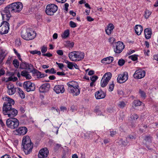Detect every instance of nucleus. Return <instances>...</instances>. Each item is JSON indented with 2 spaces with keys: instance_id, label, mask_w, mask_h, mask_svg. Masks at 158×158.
Wrapping results in <instances>:
<instances>
[{
  "instance_id": "nucleus-1",
  "label": "nucleus",
  "mask_w": 158,
  "mask_h": 158,
  "mask_svg": "<svg viewBox=\"0 0 158 158\" xmlns=\"http://www.w3.org/2000/svg\"><path fill=\"white\" fill-rule=\"evenodd\" d=\"M3 99L6 101L3 105V112L5 115H7L10 118H14L18 114V111L12 107V105L15 103L14 100L6 96L3 98Z\"/></svg>"
},
{
  "instance_id": "nucleus-2",
  "label": "nucleus",
  "mask_w": 158,
  "mask_h": 158,
  "mask_svg": "<svg viewBox=\"0 0 158 158\" xmlns=\"http://www.w3.org/2000/svg\"><path fill=\"white\" fill-rule=\"evenodd\" d=\"M23 5L20 2L13 3L5 7L4 10V12L5 13L3 15H2V17H4V15L7 17V20H9L11 17V13H19L22 9Z\"/></svg>"
},
{
  "instance_id": "nucleus-3",
  "label": "nucleus",
  "mask_w": 158,
  "mask_h": 158,
  "mask_svg": "<svg viewBox=\"0 0 158 158\" xmlns=\"http://www.w3.org/2000/svg\"><path fill=\"white\" fill-rule=\"evenodd\" d=\"M21 147L26 155L29 154L32 152L33 147V144L31 142L29 136L26 135L23 137Z\"/></svg>"
},
{
  "instance_id": "nucleus-4",
  "label": "nucleus",
  "mask_w": 158,
  "mask_h": 158,
  "mask_svg": "<svg viewBox=\"0 0 158 158\" xmlns=\"http://www.w3.org/2000/svg\"><path fill=\"white\" fill-rule=\"evenodd\" d=\"M69 57L72 61H78L84 58L85 54L80 51H74L69 53Z\"/></svg>"
},
{
  "instance_id": "nucleus-5",
  "label": "nucleus",
  "mask_w": 158,
  "mask_h": 158,
  "mask_svg": "<svg viewBox=\"0 0 158 158\" xmlns=\"http://www.w3.org/2000/svg\"><path fill=\"white\" fill-rule=\"evenodd\" d=\"M7 126L12 129H14L17 128L19 125V122L18 120L15 118H8L6 122Z\"/></svg>"
},
{
  "instance_id": "nucleus-6",
  "label": "nucleus",
  "mask_w": 158,
  "mask_h": 158,
  "mask_svg": "<svg viewBox=\"0 0 158 158\" xmlns=\"http://www.w3.org/2000/svg\"><path fill=\"white\" fill-rule=\"evenodd\" d=\"M57 6L54 4H49L47 5L45 10V12L47 15H52L57 10Z\"/></svg>"
},
{
  "instance_id": "nucleus-7",
  "label": "nucleus",
  "mask_w": 158,
  "mask_h": 158,
  "mask_svg": "<svg viewBox=\"0 0 158 158\" xmlns=\"http://www.w3.org/2000/svg\"><path fill=\"white\" fill-rule=\"evenodd\" d=\"M9 29V24L6 21H4L0 26V34L2 35L6 34Z\"/></svg>"
},
{
  "instance_id": "nucleus-8",
  "label": "nucleus",
  "mask_w": 158,
  "mask_h": 158,
  "mask_svg": "<svg viewBox=\"0 0 158 158\" xmlns=\"http://www.w3.org/2000/svg\"><path fill=\"white\" fill-rule=\"evenodd\" d=\"M125 45L123 42L120 41L117 42L114 45H113L114 52L116 53H120L123 50Z\"/></svg>"
},
{
  "instance_id": "nucleus-9",
  "label": "nucleus",
  "mask_w": 158,
  "mask_h": 158,
  "mask_svg": "<svg viewBox=\"0 0 158 158\" xmlns=\"http://www.w3.org/2000/svg\"><path fill=\"white\" fill-rule=\"evenodd\" d=\"M128 74L127 72H124L118 75L117 81L119 83H123L125 82L128 79Z\"/></svg>"
},
{
  "instance_id": "nucleus-10",
  "label": "nucleus",
  "mask_w": 158,
  "mask_h": 158,
  "mask_svg": "<svg viewBox=\"0 0 158 158\" xmlns=\"http://www.w3.org/2000/svg\"><path fill=\"white\" fill-rule=\"evenodd\" d=\"M23 87L28 92L34 91L35 89V84L30 81H26L23 83Z\"/></svg>"
},
{
  "instance_id": "nucleus-11",
  "label": "nucleus",
  "mask_w": 158,
  "mask_h": 158,
  "mask_svg": "<svg viewBox=\"0 0 158 158\" xmlns=\"http://www.w3.org/2000/svg\"><path fill=\"white\" fill-rule=\"evenodd\" d=\"M48 150L47 148H42L39 152L38 154V158H46L48 156Z\"/></svg>"
},
{
  "instance_id": "nucleus-12",
  "label": "nucleus",
  "mask_w": 158,
  "mask_h": 158,
  "mask_svg": "<svg viewBox=\"0 0 158 158\" xmlns=\"http://www.w3.org/2000/svg\"><path fill=\"white\" fill-rule=\"evenodd\" d=\"M145 72L143 70H136L133 75L134 77L136 79H141L145 76Z\"/></svg>"
},
{
  "instance_id": "nucleus-13",
  "label": "nucleus",
  "mask_w": 158,
  "mask_h": 158,
  "mask_svg": "<svg viewBox=\"0 0 158 158\" xmlns=\"http://www.w3.org/2000/svg\"><path fill=\"white\" fill-rule=\"evenodd\" d=\"M15 131L16 135H23L27 133V129L25 127H21L16 129Z\"/></svg>"
},
{
  "instance_id": "nucleus-14",
  "label": "nucleus",
  "mask_w": 158,
  "mask_h": 158,
  "mask_svg": "<svg viewBox=\"0 0 158 158\" xmlns=\"http://www.w3.org/2000/svg\"><path fill=\"white\" fill-rule=\"evenodd\" d=\"M53 89L56 94L63 93L65 91L63 85H56L54 87Z\"/></svg>"
},
{
  "instance_id": "nucleus-15",
  "label": "nucleus",
  "mask_w": 158,
  "mask_h": 158,
  "mask_svg": "<svg viewBox=\"0 0 158 158\" xmlns=\"http://www.w3.org/2000/svg\"><path fill=\"white\" fill-rule=\"evenodd\" d=\"M67 85L68 86V90H70L71 91H73V90L72 89L73 88H74L75 87V88H76V87H78V86H79L78 83L74 81L69 82L67 83ZM75 90H77V91H78L77 88H76Z\"/></svg>"
},
{
  "instance_id": "nucleus-16",
  "label": "nucleus",
  "mask_w": 158,
  "mask_h": 158,
  "mask_svg": "<svg viewBox=\"0 0 158 158\" xmlns=\"http://www.w3.org/2000/svg\"><path fill=\"white\" fill-rule=\"evenodd\" d=\"M50 88V85L49 84H44L40 87L39 90L40 92L45 93L49 91Z\"/></svg>"
},
{
  "instance_id": "nucleus-17",
  "label": "nucleus",
  "mask_w": 158,
  "mask_h": 158,
  "mask_svg": "<svg viewBox=\"0 0 158 158\" xmlns=\"http://www.w3.org/2000/svg\"><path fill=\"white\" fill-rule=\"evenodd\" d=\"M106 95L105 93L101 90L97 91L95 94V96L97 99L103 98Z\"/></svg>"
},
{
  "instance_id": "nucleus-18",
  "label": "nucleus",
  "mask_w": 158,
  "mask_h": 158,
  "mask_svg": "<svg viewBox=\"0 0 158 158\" xmlns=\"http://www.w3.org/2000/svg\"><path fill=\"white\" fill-rule=\"evenodd\" d=\"M114 28V26L113 24L109 23L105 30L106 34L108 35H110L112 32Z\"/></svg>"
},
{
  "instance_id": "nucleus-19",
  "label": "nucleus",
  "mask_w": 158,
  "mask_h": 158,
  "mask_svg": "<svg viewBox=\"0 0 158 158\" xmlns=\"http://www.w3.org/2000/svg\"><path fill=\"white\" fill-rule=\"evenodd\" d=\"M28 29L29 40H32L35 38L36 37V33L31 28H28Z\"/></svg>"
},
{
  "instance_id": "nucleus-20",
  "label": "nucleus",
  "mask_w": 158,
  "mask_h": 158,
  "mask_svg": "<svg viewBox=\"0 0 158 158\" xmlns=\"http://www.w3.org/2000/svg\"><path fill=\"white\" fill-rule=\"evenodd\" d=\"M28 28L26 30H23L21 32V36L24 40H29L28 36Z\"/></svg>"
},
{
  "instance_id": "nucleus-21",
  "label": "nucleus",
  "mask_w": 158,
  "mask_h": 158,
  "mask_svg": "<svg viewBox=\"0 0 158 158\" xmlns=\"http://www.w3.org/2000/svg\"><path fill=\"white\" fill-rule=\"evenodd\" d=\"M143 30L142 27L139 25H137L135 27V31L136 33L138 35L141 34Z\"/></svg>"
},
{
  "instance_id": "nucleus-22",
  "label": "nucleus",
  "mask_w": 158,
  "mask_h": 158,
  "mask_svg": "<svg viewBox=\"0 0 158 158\" xmlns=\"http://www.w3.org/2000/svg\"><path fill=\"white\" fill-rule=\"evenodd\" d=\"M114 60V58L112 57L109 56L106 58H103L101 60V62L103 63L110 64Z\"/></svg>"
},
{
  "instance_id": "nucleus-23",
  "label": "nucleus",
  "mask_w": 158,
  "mask_h": 158,
  "mask_svg": "<svg viewBox=\"0 0 158 158\" xmlns=\"http://www.w3.org/2000/svg\"><path fill=\"white\" fill-rule=\"evenodd\" d=\"M79 87L78 86V87H76V88L78 89L77 91L75 90V89H76V88L75 87L74 88H73L72 89L73 90V91H71L70 90H68L69 92L70 93H71L73 94V96H77L78 95L80 94V90L79 89Z\"/></svg>"
},
{
  "instance_id": "nucleus-24",
  "label": "nucleus",
  "mask_w": 158,
  "mask_h": 158,
  "mask_svg": "<svg viewBox=\"0 0 158 158\" xmlns=\"http://www.w3.org/2000/svg\"><path fill=\"white\" fill-rule=\"evenodd\" d=\"M144 33L145 37L147 39H149L151 37V31L149 28H146L144 30Z\"/></svg>"
},
{
  "instance_id": "nucleus-25",
  "label": "nucleus",
  "mask_w": 158,
  "mask_h": 158,
  "mask_svg": "<svg viewBox=\"0 0 158 158\" xmlns=\"http://www.w3.org/2000/svg\"><path fill=\"white\" fill-rule=\"evenodd\" d=\"M103 77L106 80L109 81L112 77V74L110 72H107L104 75Z\"/></svg>"
},
{
  "instance_id": "nucleus-26",
  "label": "nucleus",
  "mask_w": 158,
  "mask_h": 158,
  "mask_svg": "<svg viewBox=\"0 0 158 158\" xmlns=\"http://www.w3.org/2000/svg\"><path fill=\"white\" fill-rule=\"evenodd\" d=\"M18 92L19 96L22 98H24L25 97V94L23 91L20 88H18Z\"/></svg>"
},
{
  "instance_id": "nucleus-27",
  "label": "nucleus",
  "mask_w": 158,
  "mask_h": 158,
  "mask_svg": "<svg viewBox=\"0 0 158 158\" xmlns=\"http://www.w3.org/2000/svg\"><path fill=\"white\" fill-rule=\"evenodd\" d=\"M69 34V30H66L64 31L62 34L61 35V36L63 39H65L68 37Z\"/></svg>"
},
{
  "instance_id": "nucleus-28",
  "label": "nucleus",
  "mask_w": 158,
  "mask_h": 158,
  "mask_svg": "<svg viewBox=\"0 0 158 158\" xmlns=\"http://www.w3.org/2000/svg\"><path fill=\"white\" fill-rule=\"evenodd\" d=\"M152 13V11H149V10L146 9L144 12V16L146 19H148Z\"/></svg>"
},
{
  "instance_id": "nucleus-29",
  "label": "nucleus",
  "mask_w": 158,
  "mask_h": 158,
  "mask_svg": "<svg viewBox=\"0 0 158 158\" xmlns=\"http://www.w3.org/2000/svg\"><path fill=\"white\" fill-rule=\"evenodd\" d=\"M138 55H134L130 56L128 57L129 59H131L133 61L137 60Z\"/></svg>"
},
{
  "instance_id": "nucleus-30",
  "label": "nucleus",
  "mask_w": 158,
  "mask_h": 158,
  "mask_svg": "<svg viewBox=\"0 0 158 158\" xmlns=\"http://www.w3.org/2000/svg\"><path fill=\"white\" fill-rule=\"evenodd\" d=\"M46 73H49L50 74H54L56 73V71L53 68H51L50 69H48L45 71Z\"/></svg>"
},
{
  "instance_id": "nucleus-31",
  "label": "nucleus",
  "mask_w": 158,
  "mask_h": 158,
  "mask_svg": "<svg viewBox=\"0 0 158 158\" xmlns=\"http://www.w3.org/2000/svg\"><path fill=\"white\" fill-rule=\"evenodd\" d=\"M118 106L121 108H123L126 106V104L123 101H120L118 103Z\"/></svg>"
},
{
  "instance_id": "nucleus-32",
  "label": "nucleus",
  "mask_w": 158,
  "mask_h": 158,
  "mask_svg": "<svg viewBox=\"0 0 158 158\" xmlns=\"http://www.w3.org/2000/svg\"><path fill=\"white\" fill-rule=\"evenodd\" d=\"M27 63L26 62H22L20 64V67L22 69H27Z\"/></svg>"
},
{
  "instance_id": "nucleus-33",
  "label": "nucleus",
  "mask_w": 158,
  "mask_h": 158,
  "mask_svg": "<svg viewBox=\"0 0 158 158\" xmlns=\"http://www.w3.org/2000/svg\"><path fill=\"white\" fill-rule=\"evenodd\" d=\"M109 42L111 44L114 45L116 44L115 39L113 37H110L108 39Z\"/></svg>"
},
{
  "instance_id": "nucleus-34",
  "label": "nucleus",
  "mask_w": 158,
  "mask_h": 158,
  "mask_svg": "<svg viewBox=\"0 0 158 158\" xmlns=\"http://www.w3.org/2000/svg\"><path fill=\"white\" fill-rule=\"evenodd\" d=\"M16 91L14 87L7 91V93L9 95L13 94Z\"/></svg>"
},
{
  "instance_id": "nucleus-35",
  "label": "nucleus",
  "mask_w": 158,
  "mask_h": 158,
  "mask_svg": "<svg viewBox=\"0 0 158 158\" xmlns=\"http://www.w3.org/2000/svg\"><path fill=\"white\" fill-rule=\"evenodd\" d=\"M29 52L31 54L35 55L37 54L39 55H40L41 53L40 51H37L36 50H34L32 51H29Z\"/></svg>"
},
{
  "instance_id": "nucleus-36",
  "label": "nucleus",
  "mask_w": 158,
  "mask_h": 158,
  "mask_svg": "<svg viewBox=\"0 0 158 158\" xmlns=\"http://www.w3.org/2000/svg\"><path fill=\"white\" fill-rule=\"evenodd\" d=\"M13 64L16 68H18L19 65V62L17 59H15L13 60Z\"/></svg>"
},
{
  "instance_id": "nucleus-37",
  "label": "nucleus",
  "mask_w": 158,
  "mask_h": 158,
  "mask_svg": "<svg viewBox=\"0 0 158 158\" xmlns=\"http://www.w3.org/2000/svg\"><path fill=\"white\" fill-rule=\"evenodd\" d=\"M139 93L140 97L143 99H144L146 97L145 93L143 91L140 89L139 91Z\"/></svg>"
},
{
  "instance_id": "nucleus-38",
  "label": "nucleus",
  "mask_w": 158,
  "mask_h": 158,
  "mask_svg": "<svg viewBox=\"0 0 158 158\" xmlns=\"http://www.w3.org/2000/svg\"><path fill=\"white\" fill-rule=\"evenodd\" d=\"M108 83L105 81H104L102 78V79L101 81V85L102 87H105Z\"/></svg>"
},
{
  "instance_id": "nucleus-39",
  "label": "nucleus",
  "mask_w": 158,
  "mask_h": 158,
  "mask_svg": "<svg viewBox=\"0 0 158 158\" xmlns=\"http://www.w3.org/2000/svg\"><path fill=\"white\" fill-rule=\"evenodd\" d=\"M135 106H140L141 105L142 102L138 100H135L134 102Z\"/></svg>"
},
{
  "instance_id": "nucleus-40",
  "label": "nucleus",
  "mask_w": 158,
  "mask_h": 158,
  "mask_svg": "<svg viewBox=\"0 0 158 158\" xmlns=\"http://www.w3.org/2000/svg\"><path fill=\"white\" fill-rule=\"evenodd\" d=\"M18 80L17 78L16 77L10 76L9 77L8 79V81H15Z\"/></svg>"
},
{
  "instance_id": "nucleus-41",
  "label": "nucleus",
  "mask_w": 158,
  "mask_h": 158,
  "mask_svg": "<svg viewBox=\"0 0 158 158\" xmlns=\"http://www.w3.org/2000/svg\"><path fill=\"white\" fill-rule=\"evenodd\" d=\"M114 85L113 81H112L111 83L109 85V90L110 91H113Z\"/></svg>"
},
{
  "instance_id": "nucleus-42",
  "label": "nucleus",
  "mask_w": 158,
  "mask_h": 158,
  "mask_svg": "<svg viewBox=\"0 0 158 158\" xmlns=\"http://www.w3.org/2000/svg\"><path fill=\"white\" fill-rule=\"evenodd\" d=\"M125 61L123 59H119L118 61V64L119 65L123 66L125 63Z\"/></svg>"
},
{
  "instance_id": "nucleus-43",
  "label": "nucleus",
  "mask_w": 158,
  "mask_h": 158,
  "mask_svg": "<svg viewBox=\"0 0 158 158\" xmlns=\"http://www.w3.org/2000/svg\"><path fill=\"white\" fill-rule=\"evenodd\" d=\"M13 50L14 51L16 55V56H17L18 58L19 59V60H20L22 61V59L21 58L20 54L19 53H18V52L17 51H16V50L15 49H14Z\"/></svg>"
},
{
  "instance_id": "nucleus-44",
  "label": "nucleus",
  "mask_w": 158,
  "mask_h": 158,
  "mask_svg": "<svg viewBox=\"0 0 158 158\" xmlns=\"http://www.w3.org/2000/svg\"><path fill=\"white\" fill-rule=\"evenodd\" d=\"M69 25L70 27L72 28H75L77 27L76 24L75 23L72 21L70 22Z\"/></svg>"
},
{
  "instance_id": "nucleus-45",
  "label": "nucleus",
  "mask_w": 158,
  "mask_h": 158,
  "mask_svg": "<svg viewBox=\"0 0 158 158\" xmlns=\"http://www.w3.org/2000/svg\"><path fill=\"white\" fill-rule=\"evenodd\" d=\"M98 77L96 75L92 76L90 77V80L92 81L95 82L96 81V80L98 79Z\"/></svg>"
},
{
  "instance_id": "nucleus-46",
  "label": "nucleus",
  "mask_w": 158,
  "mask_h": 158,
  "mask_svg": "<svg viewBox=\"0 0 158 158\" xmlns=\"http://www.w3.org/2000/svg\"><path fill=\"white\" fill-rule=\"evenodd\" d=\"M47 50V48L45 46H43L41 48V51L42 53L46 52Z\"/></svg>"
},
{
  "instance_id": "nucleus-47",
  "label": "nucleus",
  "mask_w": 158,
  "mask_h": 158,
  "mask_svg": "<svg viewBox=\"0 0 158 158\" xmlns=\"http://www.w3.org/2000/svg\"><path fill=\"white\" fill-rule=\"evenodd\" d=\"M139 116L136 114H134L132 115L131 116V119L134 120H135L137 119L138 118Z\"/></svg>"
},
{
  "instance_id": "nucleus-48",
  "label": "nucleus",
  "mask_w": 158,
  "mask_h": 158,
  "mask_svg": "<svg viewBox=\"0 0 158 158\" xmlns=\"http://www.w3.org/2000/svg\"><path fill=\"white\" fill-rule=\"evenodd\" d=\"M67 65V67L70 69H73V66L74 62H70Z\"/></svg>"
},
{
  "instance_id": "nucleus-49",
  "label": "nucleus",
  "mask_w": 158,
  "mask_h": 158,
  "mask_svg": "<svg viewBox=\"0 0 158 158\" xmlns=\"http://www.w3.org/2000/svg\"><path fill=\"white\" fill-rule=\"evenodd\" d=\"M120 142L122 145L124 146H125L127 145L128 143V142L127 140L123 141L122 140H120Z\"/></svg>"
},
{
  "instance_id": "nucleus-50",
  "label": "nucleus",
  "mask_w": 158,
  "mask_h": 158,
  "mask_svg": "<svg viewBox=\"0 0 158 158\" xmlns=\"http://www.w3.org/2000/svg\"><path fill=\"white\" fill-rule=\"evenodd\" d=\"M33 68V66L31 64L27 63V69H32Z\"/></svg>"
},
{
  "instance_id": "nucleus-51",
  "label": "nucleus",
  "mask_w": 158,
  "mask_h": 158,
  "mask_svg": "<svg viewBox=\"0 0 158 158\" xmlns=\"http://www.w3.org/2000/svg\"><path fill=\"white\" fill-rule=\"evenodd\" d=\"M56 64L58 65L59 68L60 69H62L64 67V64L62 63H59L56 62Z\"/></svg>"
},
{
  "instance_id": "nucleus-52",
  "label": "nucleus",
  "mask_w": 158,
  "mask_h": 158,
  "mask_svg": "<svg viewBox=\"0 0 158 158\" xmlns=\"http://www.w3.org/2000/svg\"><path fill=\"white\" fill-rule=\"evenodd\" d=\"M28 73L26 71H23L21 72V74L22 76L25 77Z\"/></svg>"
},
{
  "instance_id": "nucleus-53",
  "label": "nucleus",
  "mask_w": 158,
  "mask_h": 158,
  "mask_svg": "<svg viewBox=\"0 0 158 158\" xmlns=\"http://www.w3.org/2000/svg\"><path fill=\"white\" fill-rule=\"evenodd\" d=\"M87 20L89 22H91L94 20V19L89 16H88L86 17Z\"/></svg>"
},
{
  "instance_id": "nucleus-54",
  "label": "nucleus",
  "mask_w": 158,
  "mask_h": 158,
  "mask_svg": "<svg viewBox=\"0 0 158 158\" xmlns=\"http://www.w3.org/2000/svg\"><path fill=\"white\" fill-rule=\"evenodd\" d=\"M42 55L44 56L51 57L52 56V55L50 53H47L46 54H43Z\"/></svg>"
},
{
  "instance_id": "nucleus-55",
  "label": "nucleus",
  "mask_w": 158,
  "mask_h": 158,
  "mask_svg": "<svg viewBox=\"0 0 158 158\" xmlns=\"http://www.w3.org/2000/svg\"><path fill=\"white\" fill-rule=\"evenodd\" d=\"M57 74L59 76H64L65 75V73L64 72H57Z\"/></svg>"
},
{
  "instance_id": "nucleus-56",
  "label": "nucleus",
  "mask_w": 158,
  "mask_h": 158,
  "mask_svg": "<svg viewBox=\"0 0 158 158\" xmlns=\"http://www.w3.org/2000/svg\"><path fill=\"white\" fill-rule=\"evenodd\" d=\"M64 10H65L66 11H67L68 10V8L69 6V4L68 3H65L64 4Z\"/></svg>"
},
{
  "instance_id": "nucleus-57",
  "label": "nucleus",
  "mask_w": 158,
  "mask_h": 158,
  "mask_svg": "<svg viewBox=\"0 0 158 158\" xmlns=\"http://www.w3.org/2000/svg\"><path fill=\"white\" fill-rule=\"evenodd\" d=\"M57 53L59 55L62 56L63 55V51L62 50H59L57 51Z\"/></svg>"
},
{
  "instance_id": "nucleus-58",
  "label": "nucleus",
  "mask_w": 158,
  "mask_h": 158,
  "mask_svg": "<svg viewBox=\"0 0 158 158\" xmlns=\"http://www.w3.org/2000/svg\"><path fill=\"white\" fill-rule=\"evenodd\" d=\"M94 71L93 70H91L89 71L88 72V74L89 75H93L94 74Z\"/></svg>"
},
{
  "instance_id": "nucleus-59",
  "label": "nucleus",
  "mask_w": 158,
  "mask_h": 158,
  "mask_svg": "<svg viewBox=\"0 0 158 158\" xmlns=\"http://www.w3.org/2000/svg\"><path fill=\"white\" fill-rule=\"evenodd\" d=\"M110 135L111 136H113L116 133V132L115 131H110Z\"/></svg>"
},
{
  "instance_id": "nucleus-60",
  "label": "nucleus",
  "mask_w": 158,
  "mask_h": 158,
  "mask_svg": "<svg viewBox=\"0 0 158 158\" xmlns=\"http://www.w3.org/2000/svg\"><path fill=\"white\" fill-rule=\"evenodd\" d=\"M74 43L73 42H70L68 44V46L70 48H72L74 46Z\"/></svg>"
},
{
  "instance_id": "nucleus-61",
  "label": "nucleus",
  "mask_w": 158,
  "mask_h": 158,
  "mask_svg": "<svg viewBox=\"0 0 158 158\" xmlns=\"http://www.w3.org/2000/svg\"><path fill=\"white\" fill-rule=\"evenodd\" d=\"M5 74V71L3 69H1L0 70V77Z\"/></svg>"
},
{
  "instance_id": "nucleus-62",
  "label": "nucleus",
  "mask_w": 158,
  "mask_h": 158,
  "mask_svg": "<svg viewBox=\"0 0 158 158\" xmlns=\"http://www.w3.org/2000/svg\"><path fill=\"white\" fill-rule=\"evenodd\" d=\"M14 86L13 85H9L7 86L8 90L14 88Z\"/></svg>"
},
{
  "instance_id": "nucleus-63",
  "label": "nucleus",
  "mask_w": 158,
  "mask_h": 158,
  "mask_svg": "<svg viewBox=\"0 0 158 158\" xmlns=\"http://www.w3.org/2000/svg\"><path fill=\"white\" fill-rule=\"evenodd\" d=\"M15 44L19 46L21 44V43L19 40H16L15 41Z\"/></svg>"
},
{
  "instance_id": "nucleus-64",
  "label": "nucleus",
  "mask_w": 158,
  "mask_h": 158,
  "mask_svg": "<svg viewBox=\"0 0 158 158\" xmlns=\"http://www.w3.org/2000/svg\"><path fill=\"white\" fill-rule=\"evenodd\" d=\"M1 158H11L10 156L8 155H5L2 156Z\"/></svg>"
}]
</instances>
